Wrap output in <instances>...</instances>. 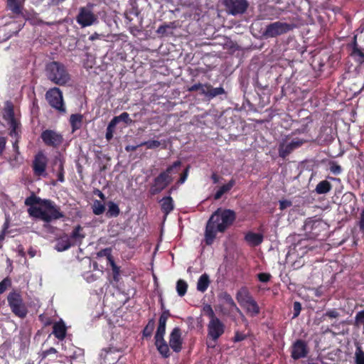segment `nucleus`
<instances>
[{"instance_id":"1","label":"nucleus","mask_w":364,"mask_h":364,"mask_svg":"<svg viewBox=\"0 0 364 364\" xmlns=\"http://www.w3.org/2000/svg\"><path fill=\"white\" fill-rule=\"evenodd\" d=\"M29 216L49 223L65 217L60 207L50 199H43L33 193L24 201Z\"/></svg>"},{"instance_id":"2","label":"nucleus","mask_w":364,"mask_h":364,"mask_svg":"<svg viewBox=\"0 0 364 364\" xmlns=\"http://www.w3.org/2000/svg\"><path fill=\"white\" fill-rule=\"evenodd\" d=\"M236 213L231 209L218 208L209 218L205 229V242L211 245L217 234L224 233L235 221Z\"/></svg>"},{"instance_id":"3","label":"nucleus","mask_w":364,"mask_h":364,"mask_svg":"<svg viewBox=\"0 0 364 364\" xmlns=\"http://www.w3.org/2000/svg\"><path fill=\"white\" fill-rule=\"evenodd\" d=\"M181 165V161L177 160L168 166L165 170L155 177L150 186V194L152 196L157 195L166 188L173 181V175L179 173Z\"/></svg>"},{"instance_id":"4","label":"nucleus","mask_w":364,"mask_h":364,"mask_svg":"<svg viewBox=\"0 0 364 364\" xmlns=\"http://www.w3.org/2000/svg\"><path fill=\"white\" fill-rule=\"evenodd\" d=\"M46 74L50 81L59 86H64L70 80L66 67L58 61L48 63L46 66Z\"/></svg>"},{"instance_id":"5","label":"nucleus","mask_w":364,"mask_h":364,"mask_svg":"<svg viewBox=\"0 0 364 364\" xmlns=\"http://www.w3.org/2000/svg\"><path fill=\"white\" fill-rule=\"evenodd\" d=\"M6 299L8 306L14 316L21 319L27 316L28 309L20 291L15 289L11 291L8 294Z\"/></svg>"},{"instance_id":"6","label":"nucleus","mask_w":364,"mask_h":364,"mask_svg":"<svg viewBox=\"0 0 364 364\" xmlns=\"http://www.w3.org/2000/svg\"><path fill=\"white\" fill-rule=\"evenodd\" d=\"M3 119L9 127V136L12 138H21V124L15 117L14 105L11 102H7L3 109Z\"/></svg>"},{"instance_id":"7","label":"nucleus","mask_w":364,"mask_h":364,"mask_svg":"<svg viewBox=\"0 0 364 364\" xmlns=\"http://www.w3.org/2000/svg\"><path fill=\"white\" fill-rule=\"evenodd\" d=\"M304 230L311 238L322 240L320 236H326L328 230L327 224L319 218L312 217L306 220Z\"/></svg>"},{"instance_id":"8","label":"nucleus","mask_w":364,"mask_h":364,"mask_svg":"<svg viewBox=\"0 0 364 364\" xmlns=\"http://www.w3.org/2000/svg\"><path fill=\"white\" fill-rule=\"evenodd\" d=\"M207 346L208 348H214L215 343L224 334L225 325L219 318L216 317L209 320L207 325Z\"/></svg>"},{"instance_id":"9","label":"nucleus","mask_w":364,"mask_h":364,"mask_svg":"<svg viewBox=\"0 0 364 364\" xmlns=\"http://www.w3.org/2000/svg\"><path fill=\"white\" fill-rule=\"evenodd\" d=\"M289 139H286V136L282 139L279 142L278 146L279 156L282 159H286L291 152L295 149L301 147L304 144L311 141L310 137L309 138H299L295 137L291 141L287 143Z\"/></svg>"},{"instance_id":"10","label":"nucleus","mask_w":364,"mask_h":364,"mask_svg":"<svg viewBox=\"0 0 364 364\" xmlns=\"http://www.w3.org/2000/svg\"><path fill=\"white\" fill-rule=\"evenodd\" d=\"M295 28L294 24L276 21L268 24L262 32L264 38H275L287 33Z\"/></svg>"},{"instance_id":"11","label":"nucleus","mask_w":364,"mask_h":364,"mask_svg":"<svg viewBox=\"0 0 364 364\" xmlns=\"http://www.w3.org/2000/svg\"><path fill=\"white\" fill-rule=\"evenodd\" d=\"M46 100L48 105L60 113H65L66 108L63 100V92L60 88L54 87L46 92Z\"/></svg>"},{"instance_id":"12","label":"nucleus","mask_w":364,"mask_h":364,"mask_svg":"<svg viewBox=\"0 0 364 364\" xmlns=\"http://www.w3.org/2000/svg\"><path fill=\"white\" fill-rule=\"evenodd\" d=\"M291 358L294 360L305 358L308 356L310 349L308 342L304 339H296L289 348Z\"/></svg>"},{"instance_id":"13","label":"nucleus","mask_w":364,"mask_h":364,"mask_svg":"<svg viewBox=\"0 0 364 364\" xmlns=\"http://www.w3.org/2000/svg\"><path fill=\"white\" fill-rule=\"evenodd\" d=\"M48 159L42 151H39L34 156L32 163V169L35 176L46 177L47 176L46 168Z\"/></svg>"},{"instance_id":"14","label":"nucleus","mask_w":364,"mask_h":364,"mask_svg":"<svg viewBox=\"0 0 364 364\" xmlns=\"http://www.w3.org/2000/svg\"><path fill=\"white\" fill-rule=\"evenodd\" d=\"M41 138L46 146L53 148H58L63 142V135L53 129L43 131Z\"/></svg>"},{"instance_id":"15","label":"nucleus","mask_w":364,"mask_h":364,"mask_svg":"<svg viewBox=\"0 0 364 364\" xmlns=\"http://www.w3.org/2000/svg\"><path fill=\"white\" fill-rule=\"evenodd\" d=\"M77 23L82 27L90 26L97 22V17L87 7H80L76 16Z\"/></svg>"},{"instance_id":"16","label":"nucleus","mask_w":364,"mask_h":364,"mask_svg":"<svg viewBox=\"0 0 364 364\" xmlns=\"http://www.w3.org/2000/svg\"><path fill=\"white\" fill-rule=\"evenodd\" d=\"M224 5L228 14L237 16L247 11L249 3L247 0H225Z\"/></svg>"},{"instance_id":"17","label":"nucleus","mask_w":364,"mask_h":364,"mask_svg":"<svg viewBox=\"0 0 364 364\" xmlns=\"http://www.w3.org/2000/svg\"><path fill=\"white\" fill-rule=\"evenodd\" d=\"M169 346L171 349L176 352L179 353L182 349L183 340L181 338V330L178 327H175L169 336Z\"/></svg>"},{"instance_id":"18","label":"nucleus","mask_w":364,"mask_h":364,"mask_svg":"<svg viewBox=\"0 0 364 364\" xmlns=\"http://www.w3.org/2000/svg\"><path fill=\"white\" fill-rule=\"evenodd\" d=\"M170 316L171 314L169 310H164L161 313L159 319V325L154 336L155 341L164 339V337L166 333V321Z\"/></svg>"},{"instance_id":"19","label":"nucleus","mask_w":364,"mask_h":364,"mask_svg":"<svg viewBox=\"0 0 364 364\" xmlns=\"http://www.w3.org/2000/svg\"><path fill=\"white\" fill-rule=\"evenodd\" d=\"M53 334L56 338L63 341L65 338L67 334V327L65 322L60 319V321L53 323Z\"/></svg>"},{"instance_id":"20","label":"nucleus","mask_w":364,"mask_h":364,"mask_svg":"<svg viewBox=\"0 0 364 364\" xmlns=\"http://www.w3.org/2000/svg\"><path fill=\"white\" fill-rule=\"evenodd\" d=\"M24 2L23 0H6V6L13 14L19 16L23 15Z\"/></svg>"},{"instance_id":"21","label":"nucleus","mask_w":364,"mask_h":364,"mask_svg":"<svg viewBox=\"0 0 364 364\" xmlns=\"http://www.w3.org/2000/svg\"><path fill=\"white\" fill-rule=\"evenodd\" d=\"M205 86L206 89H203L200 93L209 99H213L218 95L225 94V91L223 87L214 88L210 84L208 83H205Z\"/></svg>"},{"instance_id":"22","label":"nucleus","mask_w":364,"mask_h":364,"mask_svg":"<svg viewBox=\"0 0 364 364\" xmlns=\"http://www.w3.org/2000/svg\"><path fill=\"white\" fill-rule=\"evenodd\" d=\"M264 240L263 235L253 232H248L245 235V240L252 247H256L262 243Z\"/></svg>"},{"instance_id":"23","label":"nucleus","mask_w":364,"mask_h":364,"mask_svg":"<svg viewBox=\"0 0 364 364\" xmlns=\"http://www.w3.org/2000/svg\"><path fill=\"white\" fill-rule=\"evenodd\" d=\"M253 297L246 287L240 289L236 294V299L242 307L247 304Z\"/></svg>"},{"instance_id":"24","label":"nucleus","mask_w":364,"mask_h":364,"mask_svg":"<svg viewBox=\"0 0 364 364\" xmlns=\"http://www.w3.org/2000/svg\"><path fill=\"white\" fill-rule=\"evenodd\" d=\"M155 346L156 347L157 350L159 351V354L161 355L164 358H168L171 355V351L169 346L166 341L164 339L162 340H156L155 341Z\"/></svg>"},{"instance_id":"25","label":"nucleus","mask_w":364,"mask_h":364,"mask_svg":"<svg viewBox=\"0 0 364 364\" xmlns=\"http://www.w3.org/2000/svg\"><path fill=\"white\" fill-rule=\"evenodd\" d=\"M220 300L227 304L230 309H234L237 312L241 314L240 309L237 306L231 295L227 291H223L218 295Z\"/></svg>"},{"instance_id":"26","label":"nucleus","mask_w":364,"mask_h":364,"mask_svg":"<svg viewBox=\"0 0 364 364\" xmlns=\"http://www.w3.org/2000/svg\"><path fill=\"white\" fill-rule=\"evenodd\" d=\"M235 185V180L234 178L230 179L228 183L219 188L214 195V199L217 200L221 198L223 195L230 191Z\"/></svg>"},{"instance_id":"27","label":"nucleus","mask_w":364,"mask_h":364,"mask_svg":"<svg viewBox=\"0 0 364 364\" xmlns=\"http://www.w3.org/2000/svg\"><path fill=\"white\" fill-rule=\"evenodd\" d=\"M161 210L165 215H168L174 208L173 200L171 196H166L161 199Z\"/></svg>"},{"instance_id":"28","label":"nucleus","mask_w":364,"mask_h":364,"mask_svg":"<svg viewBox=\"0 0 364 364\" xmlns=\"http://www.w3.org/2000/svg\"><path fill=\"white\" fill-rule=\"evenodd\" d=\"M297 134H304V138H309L310 137L311 141L313 140L311 136L309 134V129L308 124H302L299 128L294 130L291 132L289 134L286 135V139H291L294 136H296Z\"/></svg>"},{"instance_id":"29","label":"nucleus","mask_w":364,"mask_h":364,"mask_svg":"<svg viewBox=\"0 0 364 364\" xmlns=\"http://www.w3.org/2000/svg\"><path fill=\"white\" fill-rule=\"evenodd\" d=\"M71 245L72 244L70 242V238L68 237V235H65L60 237L57 240L55 248L58 252H63L68 250Z\"/></svg>"},{"instance_id":"30","label":"nucleus","mask_w":364,"mask_h":364,"mask_svg":"<svg viewBox=\"0 0 364 364\" xmlns=\"http://www.w3.org/2000/svg\"><path fill=\"white\" fill-rule=\"evenodd\" d=\"M83 116L81 114H73L70 117L72 132H75L82 127Z\"/></svg>"},{"instance_id":"31","label":"nucleus","mask_w":364,"mask_h":364,"mask_svg":"<svg viewBox=\"0 0 364 364\" xmlns=\"http://www.w3.org/2000/svg\"><path fill=\"white\" fill-rule=\"evenodd\" d=\"M242 307L246 310L247 314H250L251 316H255L260 312L259 306L254 298L251 299L247 304Z\"/></svg>"},{"instance_id":"32","label":"nucleus","mask_w":364,"mask_h":364,"mask_svg":"<svg viewBox=\"0 0 364 364\" xmlns=\"http://www.w3.org/2000/svg\"><path fill=\"white\" fill-rule=\"evenodd\" d=\"M54 163H55V164H58V173H57L58 181L59 182L63 183V182L65 181V177H64V174H65V171H64L65 160L63 158H61L60 156H57V157L55 158Z\"/></svg>"},{"instance_id":"33","label":"nucleus","mask_w":364,"mask_h":364,"mask_svg":"<svg viewBox=\"0 0 364 364\" xmlns=\"http://www.w3.org/2000/svg\"><path fill=\"white\" fill-rule=\"evenodd\" d=\"M210 283V281L208 275L207 274H202L198 280L197 290L200 292H205L208 289Z\"/></svg>"},{"instance_id":"34","label":"nucleus","mask_w":364,"mask_h":364,"mask_svg":"<svg viewBox=\"0 0 364 364\" xmlns=\"http://www.w3.org/2000/svg\"><path fill=\"white\" fill-rule=\"evenodd\" d=\"M332 188L331 183L327 180L320 181L316 186L315 191L317 194H326Z\"/></svg>"},{"instance_id":"35","label":"nucleus","mask_w":364,"mask_h":364,"mask_svg":"<svg viewBox=\"0 0 364 364\" xmlns=\"http://www.w3.org/2000/svg\"><path fill=\"white\" fill-rule=\"evenodd\" d=\"M120 213V209L117 204L114 203L112 201L109 202L108 203V210L107 212V215L109 218H116Z\"/></svg>"},{"instance_id":"36","label":"nucleus","mask_w":364,"mask_h":364,"mask_svg":"<svg viewBox=\"0 0 364 364\" xmlns=\"http://www.w3.org/2000/svg\"><path fill=\"white\" fill-rule=\"evenodd\" d=\"M155 327V320L154 318H151L149 320L147 324L144 328L142 331L143 336L145 338H149L151 336L153 331Z\"/></svg>"},{"instance_id":"37","label":"nucleus","mask_w":364,"mask_h":364,"mask_svg":"<svg viewBox=\"0 0 364 364\" xmlns=\"http://www.w3.org/2000/svg\"><path fill=\"white\" fill-rule=\"evenodd\" d=\"M92 212L96 215H100L102 214L105 210V205L98 200H95L93 202V204L92 205Z\"/></svg>"},{"instance_id":"38","label":"nucleus","mask_w":364,"mask_h":364,"mask_svg":"<svg viewBox=\"0 0 364 364\" xmlns=\"http://www.w3.org/2000/svg\"><path fill=\"white\" fill-rule=\"evenodd\" d=\"M112 119L117 124L120 122H123L126 124H131L132 123V119L129 117V114L126 112H122L119 116L114 117Z\"/></svg>"},{"instance_id":"39","label":"nucleus","mask_w":364,"mask_h":364,"mask_svg":"<svg viewBox=\"0 0 364 364\" xmlns=\"http://www.w3.org/2000/svg\"><path fill=\"white\" fill-rule=\"evenodd\" d=\"M188 284L183 279H179L176 282V291L180 296H183L187 291Z\"/></svg>"},{"instance_id":"40","label":"nucleus","mask_w":364,"mask_h":364,"mask_svg":"<svg viewBox=\"0 0 364 364\" xmlns=\"http://www.w3.org/2000/svg\"><path fill=\"white\" fill-rule=\"evenodd\" d=\"M171 28H176L175 22H170L169 23H164L159 26L156 30V33L161 36H167L168 32L167 30Z\"/></svg>"},{"instance_id":"41","label":"nucleus","mask_w":364,"mask_h":364,"mask_svg":"<svg viewBox=\"0 0 364 364\" xmlns=\"http://www.w3.org/2000/svg\"><path fill=\"white\" fill-rule=\"evenodd\" d=\"M116 126H117V124L112 119V120L108 124V126H107V130H106V134H105V138L108 141H109L113 138V134H114V132H115Z\"/></svg>"},{"instance_id":"42","label":"nucleus","mask_w":364,"mask_h":364,"mask_svg":"<svg viewBox=\"0 0 364 364\" xmlns=\"http://www.w3.org/2000/svg\"><path fill=\"white\" fill-rule=\"evenodd\" d=\"M203 312L205 316H208L209 320L216 318L215 314L210 304H206L203 308Z\"/></svg>"},{"instance_id":"43","label":"nucleus","mask_w":364,"mask_h":364,"mask_svg":"<svg viewBox=\"0 0 364 364\" xmlns=\"http://www.w3.org/2000/svg\"><path fill=\"white\" fill-rule=\"evenodd\" d=\"M139 146H145L149 149H153L159 147L161 146V142L157 140H149L141 143Z\"/></svg>"},{"instance_id":"44","label":"nucleus","mask_w":364,"mask_h":364,"mask_svg":"<svg viewBox=\"0 0 364 364\" xmlns=\"http://www.w3.org/2000/svg\"><path fill=\"white\" fill-rule=\"evenodd\" d=\"M355 355L356 364H364V352L360 346L356 347Z\"/></svg>"},{"instance_id":"45","label":"nucleus","mask_w":364,"mask_h":364,"mask_svg":"<svg viewBox=\"0 0 364 364\" xmlns=\"http://www.w3.org/2000/svg\"><path fill=\"white\" fill-rule=\"evenodd\" d=\"M82 230V228L80 225H77L73 230V232L70 235V237L72 239H75V240L84 238L85 235L83 234L80 233Z\"/></svg>"},{"instance_id":"46","label":"nucleus","mask_w":364,"mask_h":364,"mask_svg":"<svg viewBox=\"0 0 364 364\" xmlns=\"http://www.w3.org/2000/svg\"><path fill=\"white\" fill-rule=\"evenodd\" d=\"M189 168H190V166H187L184 168L183 172L180 174V177L176 182L177 184L181 185V184H183V183H185V181H186L188 176Z\"/></svg>"},{"instance_id":"47","label":"nucleus","mask_w":364,"mask_h":364,"mask_svg":"<svg viewBox=\"0 0 364 364\" xmlns=\"http://www.w3.org/2000/svg\"><path fill=\"white\" fill-rule=\"evenodd\" d=\"M354 324L357 326L364 325V310L360 311L356 314Z\"/></svg>"},{"instance_id":"48","label":"nucleus","mask_w":364,"mask_h":364,"mask_svg":"<svg viewBox=\"0 0 364 364\" xmlns=\"http://www.w3.org/2000/svg\"><path fill=\"white\" fill-rule=\"evenodd\" d=\"M11 285V281L9 277L4 278L0 282V294H3L6 289Z\"/></svg>"},{"instance_id":"49","label":"nucleus","mask_w":364,"mask_h":364,"mask_svg":"<svg viewBox=\"0 0 364 364\" xmlns=\"http://www.w3.org/2000/svg\"><path fill=\"white\" fill-rule=\"evenodd\" d=\"M329 168H330L331 172L333 173L334 175H338L342 171L341 166L334 161H333L330 164Z\"/></svg>"},{"instance_id":"50","label":"nucleus","mask_w":364,"mask_h":364,"mask_svg":"<svg viewBox=\"0 0 364 364\" xmlns=\"http://www.w3.org/2000/svg\"><path fill=\"white\" fill-rule=\"evenodd\" d=\"M340 316L339 312L337 309H333L327 311L323 314V317H328L329 318H336Z\"/></svg>"},{"instance_id":"51","label":"nucleus","mask_w":364,"mask_h":364,"mask_svg":"<svg viewBox=\"0 0 364 364\" xmlns=\"http://www.w3.org/2000/svg\"><path fill=\"white\" fill-rule=\"evenodd\" d=\"M294 313H293V318L298 317L301 311V304L299 301H294L293 304Z\"/></svg>"},{"instance_id":"52","label":"nucleus","mask_w":364,"mask_h":364,"mask_svg":"<svg viewBox=\"0 0 364 364\" xmlns=\"http://www.w3.org/2000/svg\"><path fill=\"white\" fill-rule=\"evenodd\" d=\"M112 255V250L111 248H105L102 249L97 253V257H105L107 259L110 257Z\"/></svg>"},{"instance_id":"53","label":"nucleus","mask_w":364,"mask_h":364,"mask_svg":"<svg viewBox=\"0 0 364 364\" xmlns=\"http://www.w3.org/2000/svg\"><path fill=\"white\" fill-rule=\"evenodd\" d=\"M14 139H15V140H14V141L12 144V146H13L14 151L16 153V155H15L14 159L15 161H17L18 160V156L20 154L18 143L20 141L21 138H14Z\"/></svg>"},{"instance_id":"54","label":"nucleus","mask_w":364,"mask_h":364,"mask_svg":"<svg viewBox=\"0 0 364 364\" xmlns=\"http://www.w3.org/2000/svg\"><path fill=\"white\" fill-rule=\"evenodd\" d=\"M246 338L247 336L245 334L237 331L235 333V336L232 338V341L234 343L240 342L246 339Z\"/></svg>"},{"instance_id":"55","label":"nucleus","mask_w":364,"mask_h":364,"mask_svg":"<svg viewBox=\"0 0 364 364\" xmlns=\"http://www.w3.org/2000/svg\"><path fill=\"white\" fill-rule=\"evenodd\" d=\"M271 277L272 276L269 273L262 272L257 274V278L261 282H268Z\"/></svg>"},{"instance_id":"56","label":"nucleus","mask_w":364,"mask_h":364,"mask_svg":"<svg viewBox=\"0 0 364 364\" xmlns=\"http://www.w3.org/2000/svg\"><path fill=\"white\" fill-rule=\"evenodd\" d=\"M205 84H202L200 82L197 83V84H194L188 88V91L196 92V91L200 90V91L202 92L203 89L205 88Z\"/></svg>"},{"instance_id":"57","label":"nucleus","mask_w":364,"mask_h":364,"mask_svg":"<svg viewBox=\"0 0 364 364\" xmlns=\"http://www.w3.org/2000/svg\"><path fill=\"white\" fill-rule=\"evenodd\" d=\"M292 203L290 200H279V209L284 210V209L291 206Z\"/></svg>"},{"instance_id":"58","label":"nucleus","mask_w":364,"mask_h":364,"mask_svg":"<svg viewBox=\"0 0 364 364\" xmlns=\"http://www.w3.org/2000/svg\"><path fill=\"white\" fill-rule=\"evenodd\" d=\"M348 46L351 48V51L350 52H355L356 50H360V48L359 47L358 43L357 42V37H356V36H355L353 37V42L350 44H348Z\"/></svg>"},{"instance_id":"59","label":"nucleus","mask_w":364,"mask_h":364,"mask_svg":"<svg viewBox=\"0 0 364 364\" xmlns=\"http://www.w3.org/2000/svg\"><path fill=\"white\" fill-rule=\"evenodd\" d=\"M57 353H58V351H57V350L55 348L50 347L49 349H48L46 350H44L42 353V358H45L47 356H48L49 355H50V354H55Z\"/></svg>"},{"instance_id":"60","label":"nucleus","mask_w":364,"mask_h":364,"mask_svg":"<svg viewBox=\"0 0 364 364\" xmlns=\"http://www.w3.org/2000/svg\"><path fill=\"white\" fill-rule=\"evenodd\" d=\"M6 139L4 136H0V155L3 153L6 148Z\"/></svg>"},{"instance_id":"61","label":"nucleus","mask_w":364,"mask_h":364,"mask_svg":"<svg viewBox=\"0 0 364 364\" xmlns=\"http://www.w3.org/2000/svg\"><path fill=\"white\" fill-rule=\"evenodd\" d=\"M359 228L362 232H364V208L363 209V210L360 213V220H359Z\"/></svg>"},{"instance_id":"62","label":"nucleus","mask_w":364,"mask_h":364,"mask_svg":"<svg viewBox=\"0 0 364 364\" xmlns=\"http://www.w3.org/2000/svg\"><path fill=\"white\" fill-rule=\"evenodd\" d=\"M139 145H136V146H134V145H127L126 147H125V150L128 152L129 151H135L137 148L139 147Z\"/></svg>"},{"instance_id":"63","label":"nucleus","mask_w":364,"mask_h":364,"mask_svg":"<svg viewBox=\"0 0 364 364\" xmlns=\"http://www.w3.org/2000/svg\"><path fill=\"white\" fill-rule=\"evenodd\" d=\"M107 262L109 263V264L110 265V267L112 268L114 266H117L114 260V258L112 257V255L110 256V257L107 258Z\"/></svg>"},{"instance_id":"64","label":"nucleus","mask_w":364,"mask_h":364,"mask_svg":"<svg viewBox=\"0 0 364 364\" xmlns=\"http://www.w3.org/2000/svg\"><path fill=\"white\" fill-rule=\"evenodd\" d=\"M112 274H119L120 273V267L117 266H114L112 268Z\"/></svg>"}]
</instances>
